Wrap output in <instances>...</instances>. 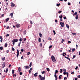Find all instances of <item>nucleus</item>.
<instances>
[{"label": "nucleus", "mask_w": 80, "mask_h": 80, "mask_svg": "<svg viewBox=\"0 0 80 80\" xmlns=\"http://www.w3.org/2000/svg\"><path fill=\"white\" fill-rule=\"evenodd\" d=\"M16 27H17V28H19L20 27V24H17L16 25Z\"/></svg>", "instance_id": "9b49d317"}, {"label": "nucleus", "mask_w": 80, "mask_h": 80, "mask_svg": "<svg viewBox=\"0 0 80 80\" xmlns=\"http://www.w3.org/2000/svg\"><path fill=\"white\" fill-rule=\"evenodd\" d=\"M72 34L73 35H76V33H72Z\"/></svg>", "instance_id": "864d4df0"}, {"label": "nucleus", "mask_w": 80, "mask_h": 80, "mask_svg": "<svg viewBox=\"0 0 80 80\" xmlns=\"http://www.w3.org/2000/svg\"><path fill=\"white\" fill-rule=\"evenodd\" d=\"M68 5H70V2H68Z\"/></svg>", "instance_id": "338daca9"}, {"label": "nucleus", "mask_w": 80, "mask_h": 80, "mask_svg": "<svg viewBox=\"0 0 80 80\" xmlns=\"http://www.w3.org/2000/svg\"><path fill=\"white\" fill-rule=\"evenodd\" d=\"M68 43H71V41H68Z\"/></svg>", "instance_id": "774afa93"}, {"label": "nucleus", "mask_w": 80, "mask_h": 80, "mask_svg": "<svg viewBox=\"0 0 80 80\" xmlns=\"http://www.w3.org/2000/svg\"><path fill=\"white\" fill-rule=\"evenodd\" d=\"M60 70L61 71H60V73H62V70H63V69H60Z\"/></svg>", "instance_id": "ea45409f"}, {"label": "nucleus", "mask_w": 80, "mask_h": 80, "mask_svg": "<svg viewBox=\"0 0 80 80\" xmlns=\"http://www.w3.org/2000/svg\"><path fill=\"white\" fill-rule=\"evenodd\" d=\"M67 77L68 78V72H67Z\"/></svg>", "instance_id": "58836bf2"}, {"label": "nucleus", "mask_w": 80, "mask_h": 80, "mask_svg": "<svg viewBox=\"0 0 80 80\" xmlns=\"http://www.w3.org/2000/svg\"><path fill=\"white\" fill-rule=\"evenodd\" d=\"M63 18L64 20H65L66 19H67V18L65 16L63 17Z\"/></svg>", "instance_id": "4d7b16f0"}, {"label": "nucleus", "mask_w": 80, "mask_h": 80, "mask_svg": "<svg viewBox=\"0 0 80 80\" xmlns=\"http://www.w3.org/2000/svg\"><path fill=\"white\" fill-rule=\"evenodd\" d=\"M20 44H21V42H19V43H18V46L20 47Z\"/></svg>", "instance_id": "a878e982"}, {"label": "nucleus", "mask_w": 80, "mask_h": 80, "mask_svg": "<svg viewBox=\"0 0 80 80\" xmlns=\"http://www.w3.org/2000/svg\"><path fill=\"white\" fill-rule=\"evenodd\" d=\"M23 39V42H25V41H26V38H24Z\"/></svg>", "instance_id": "49530a36"}, {"label": "nucleus", "mask_w": 80, "mask_h": 80, "mask_svg": "<svg viewBox=\"0 0 80 80\" xmlns=\"http://www.w3.org/2000/svg\"><path fill=\"white\" fill-rule=\"evenodd\" d=\"M12 51H15V49L13 47L12 48Z\"/></svg>", "instance_id": "37998d69"}, {"label": "nucleus", "mask_w": 80, "mask_h": 80, "mask_svg": "<svg viewBox=\"0 0 80 80\" xmlns=\"http://www.w3.org/2000/svg\"><path fill=\"white\" fill-rule=\"evenodd\" d=\"M3 48L2 47H0V50H3Z\"/></svg>", "instance_id": "bb28decb"}, {"label": "nucleus", "mask_w": 80, "mask_h": 80, "mask_svg": "<svg viewBox=\"0 0 80 80\" xmlns=\"http://www.w3.org/2000/svg\"><path fill=\"white\" fill-rule=\"evenodd\" d=\"M17 76V75H16V74H14L13 75V77H16Z\"/></svg>", "instance_id": "4c0bfd02"}, {"label": "nucleus", "mask_w": 80, "mask_h": 80, "mask_svg": "<svg viewBox=\"0 0 80 80\" xmlns=\"http://www.w3.org/2000/svg\"><path fill=\"white\" fill-rule=\"evenodd\" d=\"M47 70L48 72H50V69L49 68H47Z\"/></svg>", "instance_id": "cd10ccee"}, {"label": "nucleus", "mask_w": 80, "mask_h": 80, "mask_svg": "<svg viewBox=\"0 0 80 80\" xmlns=\"http://www.w3.org/2000/svg\"><path fill=\"white\" fill-rule=\"evenodd\" d=\"M75 49L73 48L72 49V52H75Z\"/></svg>", "instance_id": "473e14b6"}, {"label": "nucleus", "mask_w": 80, "mask_h": 80, "mask_svg": "<svg viewBox=\"0 0 80 80\" xmlns=\"http://www.w3.org/2000/svg\"><path fill=\"white\" fill-rule=\"evenodd\" d=\"M75 57H76V55H74L73 56V57L72 58V59H73V58H75Z\"/></svg>", "instance_id": "09e8293b"}, {"label": "nucleus", "mask_w": 80, "mask_h": 80, "mask_svg": "<svg viewBox=\"0 0 80 80\" xmlns=\"http://www.w3.org/2000/svg\"><path fill=\"white\" fill-rule=\"evenodd\" d=\"M62 11H59L58 12V13L60 14L61 13H62Z\"/></svg>", "instance_id": "2f4dec72"}, {"label": "nucleus", "mask_w": 80, "mask_h": 80, "mask_svg": "<svg viewBox=\"0 0 80 80\" xmlns=\"http://www.w3.org/2000/svg\"><path fill=\"white\" fill-rule=\"evenodd\" d=\"M19 74H20V75H22L23 74V73H22V72H20Z\"/></svg>", "instance_id": "de8ad7c7"}, {"label": "nucleus", "mask_w": 80, "mask_h": 80, "mask_svg": "<svg viewBox=\"0 0 80 80\" xmlns=\"http://www.w3.org/2000/svg\"><path fill=\"white\" fill-rule=\"evenodd\" d=\"M54 77L55 78H57V75L56 74H55L54 75Z\"/></svg>", "instance_id": "13d9d810"}, {"label": "nucleus", "mask_w": 80, "mask_h": 80, "mask_svg": "<svg viewBox=\"0 0 80 80\" xmlns=\"http://www.w3.org/2000/svg\"><path fill=\"white\" fill-rule=\"evenodd\" d=\"M53 31L54 34L55 35V34H56V32H55V30H53Z\"/></svg>", "instance_id": "b1692460"}, {"label": "nucleus", "mask_w": 80, "mask_h": 80, "mask_svg": "<svg viewBox=\"0 0 80 80\" xmlns=\"http://www.w3.org/2000/svg\"><path fill=\"white\" fill-rule=\"evenodd\" d=\"M29 22H30V24L31 25H32V24H33V22H32V20H30Z\"/></svg>", "instance_id": "412c9836"}, {"label": "nucleus", "mask_w": 80, "mask_h": 80, "mask_svg": "<svg viewBox=\"0 0 80 80\" xmlns=\"http://www.w3.org/2000/svg\"><path fill=\"white\" fill-rule=\"evenodd\" d=\"M3 37H2V36H1L0 37V39H3L2 38Z\"/></svg>", "instance_id": "bf43d9fd"}, {"label": "nucleus", "mask_w": 80, "mask_h": 80, "mask_svg": "<svg viewBox=\"0 0 80 80\" xmlns=\"http://www.w3.org/2000/svg\"><path fill=\"white\" fill-rule=\"evenodd\" d=\"M28 72H29V74H30L31 73V71L30 70H29V71H28Z\"/></svg>", "instance_id": "a18cd8bd"}, {"label": "nucleus", "mask_w": 80, "mask_h": 80, "mask_svg": "<svg viewBox=\"0 0 80 80\" xmlns=\"http://www.w3.org/2000/svg\"><path fill=\"white\" fill-rule=\"evenodd\" d=\"M18 70L19 72H21V71H22V69H21V68H20V67H19L18 68Z\"/></svg>", "instance_id": "1a4fd4ad"}, {"label": "nucleus", "mask_w": 80, "mask_h": 80, "mask_svg": "<svg viewBox=\"0 0 80 80\" xmlns=\"http://www.w3.org/2000/svg\"><path fill=\"white\" fill-rule=\"evenodd\" d=\"M30 52H28V53L27 54V55H30Z\"/></svg>", "instance_id": "f704fd0d"}, {"label": "nucleus", "mask_w": 80, "mask_h": 80, "mask_svg": "<svg viewBox=\"0 0 80 80\" xmlns=\"http://www.w3.org/2000/svg\"><path fill=\"white\" fill-rule=\"evenodd\" d=\"M10 36V35L9 34H7L6 35V37H9Z\"/></svg>", "instance_id": "680f3d73"}, {"label": "nucleus", "mask_w": 80, "mask_h": 80, "mask_svg": "<svg viewBox=\"0 0 80 80\" xmlns=\"http://www.w3.org/2000/svg\"><path fill=\"white\" fill-rule=\"evenodd\" d=\"M40 47H42V43H41L40 44Z\"/></svg>", "instance_id": "3c124183"}, {"label": "nucleus", "mask_w": 80, "mask_h": 80, "mask_svg": "<svg viewBox=\"0 0 80 80\" xmlns=\"http://www.w3.org/2000/svg\"><path fill=\"white\" fill-rule=\"evenodd\" d=\"M15 72V71H14V70L13 69L12 70V74H13L14 73V72Z\"/></svg>", "instance_id": "79ce46f5"}, {"label": "nucleus", "mask_w": 80, "mask_h": 80, "mask_svg": "<svg viewBox=\"0 0 80 80\" xmlns=\"http://www.w3.org/2000/svg\"><path fill=\"white\" fill-rule=\"evenodd\" d=\"M39 78L40 80H45V78L41 76V75H39Z\"/></svg>", "instance_id": "f03ea898"}, {"label": "nucleus", "mask_w": 80, "mask_h": 80, "mask_svg": "<svg viewBox=\"0 0 80 80\" xmlns=\"http://www.w3.org/2000/svg\"><path fill=\"white\" fill-rule=\"evenodd\" d=\"M67 78L66 77H65L64 78V80H67Z\"/></svg>", "instance_id": "8fccbe9b"}, {"label": "nucleus", "mask_w": 80, "mask_h": 80, "mask_svg": "<svg viewBox=\"0 0 80 80\" xmlns=\"http://www.w3.org/2000/svg\"><path fill=\"white\" fill-rule=\"evenodd\" d=\"M39 35L40 37H42V33H40Z\"/></svg>", "instance_id": "393cba45"}, {"label": "nucleus", "mask_w": 80, "mask_h": 80, "mask_svg": "<svg viewBox=\"0 0 80 80\" xmlns=\"http://www.w3.org/2000/svg\"><path fill=\"white\" fill-rule=\"evenodd\" d=\"M12 42L13 43L12 44H13V45H15V42H14L13 41H12Z\"/></svg>", "instance_id": "6e6d98bb"}, {"label": "nucleus", "mask_w": 80, "mask_h": 80, "mask_svg": "<svg viewBox=\"0 0 80 80\" xmlns=\"http://www.w3.org/2000/svg\"><path fill=\"white\" fill-rule=\"evenodd\" d=\"M18 55H19V51L18 50V49L17 50V58H18Z\"/></svg>", "instance_id": "423d86ee"}, {"label": "nucleus", "mask_w": 80, "mask_h": 80, "mask_svg": "<svg viewBox=\"0 0 80 80\" xmlns=\"http://www.w3.org/2000/svg\"><path fill=\"white\" fill-rule=\"evenodd\" d=\"M8 68H7L6 69V73H7V72H8Z\"/></svg>", "instance_id": "aec40b11"}, {"label": "nucleus", "mask_w": 80, "mask_h": 80, "mask_svg": "<svg viewBox=\"0 0 80 80\" xmlns=\"http://www.w3.org/2000/svg\"><path fill=\"white\" fill-rule=\"evenodd\" d=\"M65 58H67V59H68V60H69V61H71V60H70V58H68V57H66V56H65Z\"/></svg>", "instance_id": "f8f14e48"}, {"label": "nucleus", "mask_w": 80, "mask_h": 80, "mask_svg": "<svg viewBox=\"0 0 80 80\" xmlns=\"http://www.w3.org/2000/svg\"><path fill=\"white\" fill-rule=\"evenodd\" d=\"M38 74V72H36L35 73V74H34V77H37V74Z\"/></svg>", "instance_id": "ddd939ff"}, {"label": "nucleus", "mask_w": 80, "mask_h": 80, "mask_svg": "<svg viewBox=\"0 0 80 80\" xmlns=\"http://www.w3.org/2000/svg\"><path fill=\"white\" fill-rule=\"evenodd\" d=\"M77 15V12H76L75 13H74L73 14V16H74V15Z\"/></svg>", "instance_id": "5701e85b"}, {"label": "nucleus", "mask_w": 80, "mask_h": 80, "mask_svg": "<svg viewBox=\"0 0 80 80\" xmlns=\"http://www.w3.org/2000/svg\"><path fill=\"white\" fill-rule=\"evenodd\" d=\"M23 51H24L23 49H22L21 50V52H23Z\"/></svg>", "instance_id": "e433bc0d"}, {"label": "nucleus", "mask_w": 80, "mask_h": 80, "mask_svg": "<svg viewBox=\"0 0 80 80\" xmlns=\"http://www.w3.org/2000/svg\"><path fill=\"white\" fill-rule=\"evenodd\" d=\"M5 62H3L2 67V68H4L5 67Z\"/></svg>", "instance_id": "39448f33"}, {"label": "nucleus", "mask_w": 80, "mask_h": 80, "mask_svg": "<svg viewBox=\"0 0 80 80\" xmlns=\"http://www.w3.org/2000/svg\"><path fill=\"white\" fill-rule=\"evenodd\" d=\"M45 73V71H43V72H42L41 73H42V74H44V73Z\"/></svg>", "instance_id": "7c9ffc66"}, {"label": "nucleus", "mask_w": 80, "mask_h": 80, "mask_svg": "<svg viewBox=\"0 0 80 80\" xmlns=\"http://www.w3.org/2000/svg\"><path fill=\"white\" fill-rule=\"evenodd\" d=\"M32 62H31L30 63V64L29 65V67H32Z\"/></svg>", "instance_id": "c85d7f7f"}, {"label": "nucleus", "mask_w": 80, "mask_h": 80, "mask_svg": "<svg viewBox=\"0 0 80 80\" xmlns=\"http://www.w3.org/2000/svg\"><path fill=\"white\" fill-rule=\"evenodd\" d=\"M24 32V33H25V34H26L27 33V31H26V30H25Z\"/></svg>", "instance_id": "5fc2aeb1"}, {"label": "nucleus", "mask_w": 80, "mask_h": 80, "mask_svg": "<svg viewBox=\"0 0 80 80\" xmlns=\"http://www.w3.org/2000/svg\"><path fill=\"white\" fill-rule=\"evenodd\" d=\"M74 74H75V72H71V74H72V75H74Z\"/></svg>", "instance_id": "a19ab883"}, {"label": "nucleus", "mask_w": 80, "mask_h": 80, "mask_svg": "<svg viewBox=\"0 0 80 80\" xmlns=\"http://www.w3.org/2000/svg\"><path fill=\"white\" fill-rule=\"evenodd\" d=\"M9 20H10V18H7L5 21L6 22H7Z\"/></svg>", "instance_id": "4468645a"}, {"label": "nucleus", "mask_w": 80, "mask_h": 80, "mask_svg": "<svg viewBox=\"0 0 80 80\" xmlns=\"http://www.w3.org/2000/svg\"><path fill=\"white\" fill-rule=\"evenodd\" d=\"M61 16H59V18H62V17H63V16H62V15L61 14Z\"/></svg>", "instance_id": "a211bd4d"}, {"label": "nucleus", "mask_w": 80, "mask_h": 80, "mask_svg": "<svg viewBox=\"0 0 80 80\" xmlns=\"http://www.w3.org/2000/svg\"><path fill=\"white\" fill-rule=\"evenodd\" d=\"M75 70H77L78 69V66H77L75 68Z\"/></svg>", "instance_id": "69168bd1"}, {"label": "nucleus", "mask_w": 80, "mask_h": 80, "mask_svg": "<svg viewBox=\"0 0 80 80\" xmlns=\"http://www.w3.org/2000/svg\"><path fill=\"white\" fill-rule=\"evenodd\" d=\"M11 6H12V7H14L15 6V4L13 2H11Z\"/></svg>", "instance_id": "0eeeda50"}, {"label": "nucleus", "mask_w": 80, "mask_h": 80, "mask_svg": "<svg viewBox=\"0 0 80 80\" xmlns=\"http://www.w3.org/2000/svg\"><path fill=\"white\" fill-rule=\"evenodd\" d=\"M66 27H67V28H69V26L68 25V24H66Z\"/></svg>", "instance_id": "dca6fc26"}, {"label": "nucleus", "mask_w": 80, "mask_h": 80, "mask_svg": "<svg viewBox=\"0 0 80 80\" xmlns=\"http://www.w3.org/2000/svg\"><path fill=\"white\" fill-rule=\"evenodd\" d=\"M13 13H10V16H13Z\"/></svg>", "instance_id": "c756f323"}, {"label": "nucleus", "mask_w": 80, "mask_h": 80, "mask_svg": "<svg viewBox=\"0 0 80 80\" xmlns=\"http://www.w3.org/2000/svg\"><path fill=\"white\" fill-rule=\"evenodd\" d=\"M12 41L13 42H18V39H13Z\"/></svg>", "instance_id": "20e7f679"}, {"label": "nucleus", "mask_w": 80, "mask_h": 80, "mask_svg": "<svg viewBox=\"0 0 80 80\" xmlns=\"http://www.w3.org/2000/svg\"><path fill=\"white\" fill-rule=\"evenodd\" d=\"M38 40L39 42H41V38H39Z\"/></svg>", "instance_id": "f3484780"}, {"label": "nucleus", "mask_w": 80, "mask_h": 80, "mask_svg": "<svg viewBox=\"0 0 80 80\" xmlns=\"http://www.w3.org/2000/svg\"><path fill=\"white\" fill-rule=\"evenodd\" d=\"M60 24L61 25V27H64V24H65V23L64 22H60Z\"/></svg>", "instance_id": "7ed1b4c3"}, {"label": "nucleus", "mask_w": 80, "mask_h": 80, "mask_svg": "<svg viewBox=\"0 0 80 80\" xmlns=\"http://www.w3.org/2000/svg\"><path fill=\"white\" fill-rule=\"evenodd\" d=\"M2 60L3 61H4L5 60V57H3V58H2Z\"/></svg>", "instance_id": "6ab92c4d"}, {"label": "nucleus", "mask_w": 80, "mask_h": 80, "mask_svg": "<svg viewBox=\"0 0 80 80\" xmlns=\"http://www.w3.org/2000/svg\"><path fill=\"white\" fill-rule=\"evenodd\" d=\"M6 51L7 53H8L9 52V50H7Z\"/></svg>", "instance_id": "0e129e2a"}, {"label": "nucleus", "mask_w": 80, "mask_h": 80, "mask_svg": "<svg viewBox=\"0 0 80 80\" xmlns=\"http://www.w3.org/2000/svg\"><path fill=\"white\" fill-rule=\"evenodd\" d=\"M24 67L25 68V69H27L30 68V67H29V66H24Z\"/></svg>", "instance_id": "6e6552de"}, {"label": "nucleus", "mask_w": 80, "mask_h": 80, "mask_svg": "<svg viewBox=\"0 0 80 80\" xmlns=\"http://www.w3.org/2000/svg\"><path fill=\"white\" fill-rule=\"evenodd\" d=\"M60 3H59L58 4H57L56 5L57 6H58V7H59L60 6Z\"/></svg>", "instance_id": "c9c22d12"}, {"label": "nucleus", "mask_w": 80, "mask_h": 80, "mask_svg": "<svg viewBox=\"0 0 80 80\" xmlns=\"http://www.w3.org/2000/svg\"><path fill=\"white\" fill-rule=\"evenodd\" d=\"M51 58L53 62H56V59H55V57H54L53 55L52 56Z\"/></svg>", "instance_id": "f257e3e1"}, {"label": "nucleus", "mask_w": 80, "mask_h": 80, "mask_svg": "<svg viewBox=\"0 0 80 80\" xmlns=\"http://www.w3.org/2000/svg\"><path fill=\"white\" fill-rule=\"evenodd\" d=\"M63 74H64V75H66V74H67V72H64L63 73Z\"/></svg>", "instance_id": "603ef678"}, {"label": "nucleus", "mask_w": 80, "mask_h": 80, "mask_svg": "<svg viewBox=\"0 0 80 80\" xmlns=\"http://www.w3.org/2000/svg\"><path fill=\"white\" fill-rule=\"evenodd\" d=\"M63 72H66L67 70H66V69H63Z\"/></svg>", "instance_id": "72a5a7b5"}, {"label": "nucleus", "mask_w": 80, "mask_h": 80, "mask_svg": "<svg viewBox=\"0 0 80 80\" xmlns=\"http://www.w3.org/2000/svg\"><path fill=\"white\" fill-rule=\"evenodd\" d=\"M52 47V45L50 46L49 47V48L50 49Z\"/></svg>", "instance_id": "c03bdc74"}, {"label": "nucleus", "mask_w": 80, "mask_h": 80, "mask_svg": "<svg viewBox=\"0 0 80 80\" xmlns=\"http://www.w3.org/2000/svg\"><path fill=\"white\" fill-rule=\"evenodd\" d=\"M22 40H23V38H20V39H19L20 42H22Z\"/></svg>", "instance_id": "2eb2a0df"}, {"label": "nucleus", "mask_w": 80, "mask_h": 80, "mask_svg": "<svg viewBox=\"0 0 80 80\" xmlns=\"http://www.w3.org/2000/svg\"><path fill=\"white\" fill-rule=\"evenodd\" d=\"M55 72H56V73H58V70H56Z\"/></svg>", "instance_id": "052dcab7"}, {"label": "nucleus", "mask_w": 80, "mask_h": 80, "mask_svg": "<svg viewBox=\"0 0 80 80\" xmlns=\"http://www.w3.org/2000/svg\"><path fill=\"white\" fill-rule=\"evenodd\" d=\"M75 18L76 20H78V15L77 14L76 15V16L75 17Z\"/></svg>", "instance_id": "9d476101"}, {"label": "nucleus", "mask_w": 80, "mask_h": 80, "mask_svg": "<svg viewBox=\"0 0 80 80\" xmlns=\"http://www.w3.org/2000/svg\"><path fill=\"white\" fill-rule=\"evenodd\" d=\"M48 40L51 41V40H52V39H51V38H48Z\"/></svg>", "instance_id": "e2e57ef3"}, {"label": "nucleus", "mask_w": 80, "mask_h": 80, "mask_svg": "<svg viewBox=\"0 0 80 80\" xmlns=\"http://www.w3.org/2000/svg\"><path fill=\"white\" fill-rule=\"evenodd\" d=\"M5 47H7V42H6L4 45Z\"/></svg>", "instance_id": "4be33fe9"}]
</instances>
